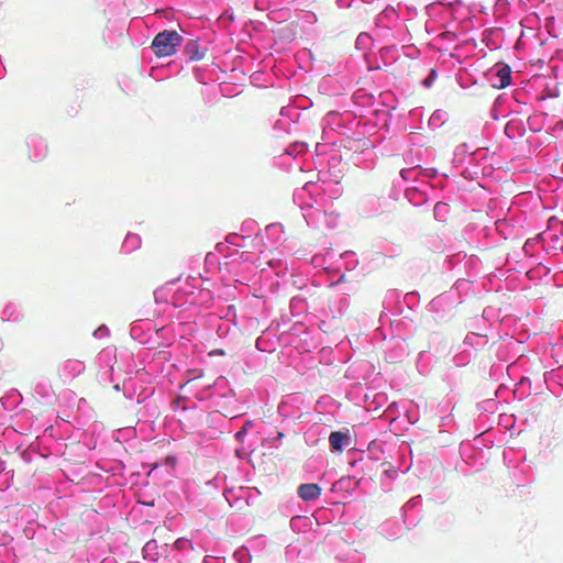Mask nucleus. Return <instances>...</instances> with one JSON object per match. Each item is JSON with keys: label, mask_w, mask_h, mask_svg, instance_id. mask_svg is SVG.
<instances>
[{"label": "nucleus", "mask_w": 563, "mask_h": 563, "mask_svg": "<svg viewBox=\"0 0 563 563\" xmlns=\"http://www.w3.org/2000/svg\"><path fill=\"white\" fill-rule=\"evenodd\" d=\"M183 36L174 30H164L153 40L151 48L157 57L172 56L181 45Z\"/></svg>", "instance_id": "1"}, {"label": "nucleus", "mask_w": 563, "mask_h": 563, "mask_svg": "<svg viewBox=\"0 0 563 563\" xmlns=\"http://www.w3.org/2000/svg\"><path fill=\"white\" fill-rule=\"evenodd\" d=\"M321 487L318 484H301L298 487V496L305 501L316 500L321 495Z\"/></svg>", "instance_id": "2"}, {"label": "nucleus", "mask_w": 563, "mask_h": 563, "mask_svg": "<svg viewBox=\"0 0 563 563\" xmlns=\"http://www.w3.org/2000/svg\"><path fill=\"white\" fill-rule=\"evenodd\" d=\"M349 441V435L342 431H333L329 437V444L332 452H341Z\"/></svg>", "instance_id": "3"}, {"label": "nucleus", "mask_w": 563, "mask_h": 563, "mask_svg": "<svg viewBox=\"0 0 563 563\" xmlns=\"http://www.w3.org/2000/svg\"><path fill=\"white\" fill-rule=\"evenodd\" d=\"M496 76L498 77L499 82L498 84H494V87L503 89V88H506L507 86L510 85V81H511V70H510L509 66H507V65L500 66L497 69V71H496Z\"/></svg>", "instance_id": "4"}, {"label": "nucleus", "mask_w": 563, "mask_h": 563, "mask_svg": "<svg viewBox=\"0 0 563 563\" xmlns=\"http://www.w3.org/2000/svg\"><path fill=\"white\" fill-rule=\"evenodd\" d=\"M185 53L188 55L190 60H199L203 58L205 53L199 51V46L196 41L189 40L185 45Z\"/></svg>", "instance_id": "5"}, {"label": "nucleus", "mask_w": 563, "mask_h": 563, "mask_svg": "<svg viewBox=\"0 0 563 563\" xmlns=\"http://www.w3.org/2000/svg\"><path fill=\"white\" fill-rule=\"evenodd\" d=\"M437 77V74H435V70H431L430 75L423 80V85L426 87H430L433 82V80L435 79Z\"/></svg>", "instance_id": "6"}, {"label": "nucleus", "mask_w": 563, "mask_h": 563, "mask_svg": "<svg viewBox=\"0 0 563 563\" xmlns=\"http://www.w3.org/2000/svg\"><path fill=\"white\" fill-rule=\"evenodd\" d=\"M443 206H446V203L441 202V201L437 202V203L433 206V211H440L441 207H443Z\"/></svg>", "instance_id": "7"}, {"label": "nucleus", "mask_w": 563, "mask_h": 563, "mask_svg": "<svg viewBox=\"0 0 563 563\" xmlns=\"http://www.w3.org/2000/svg\"><path fill=\"white\" fill-rule=\"evenodd\" d=\"M410 195L412 196L411 199L422 198V195L416 190L410 192Z\"/></svg>", "instance_id": "8"}, {"label": "nucleus", "mask_w": 563, "mask_h": 563, "mask_svg": "<svg viewBox=\"0 0 563 563\" xmlns=\"http://www.w3.org/2000/svg\"><path fill=\"white\" fill-rule=\"evenodd\" d=\"M244 433H245V428H242V430H240V431H238V432H236L235 437H236L239 440H241V439H242V437L244 435Z\"/></svg>", "instance_id": "9"}, {"label": "nucleus", "mask_w": 563, "mask_h": 563, "mask_svg": "<svg viewBox=\"0 0 563 563\" xmlns=\"http://www.w3.org/2000/svg\"><path fill=\"white\" fill-rule=\"evenodd\" d=\"M271 470H272V471H274V472H276V471H277V466H276V464H273V466H272V467H267V468H266V467H264V471H265V472H268V471H271Z\"/></svg>", "instance_id": "10"}, {"label": "nucleus", "mask_w": 563, "mask_h": 563, "mask_svg": "<svg viewBox=\"0 0 563 563\" xmlns=\"http://www.w3.org/2000/svg\"><path fill=\"white\" fill-rule=\"evenodd\" d=\"M556 221H558V218H556V217H551V218L549 219V223H550V225L555 224V222H556Z\"/></svg>", "instance_id": "11"}, {"label": "nucleus", "mask_w": 563, "mask_h": 563, "mask_svg": "<svg viewBox=\"0 0 563 563\" xmlns=\"http://www.w3.org/2000/svg\"><path fill=\"white\" fill-rule=\"evenodd\" d=\"M265 341V335L261 336L258 340H257V345L261 346Z\"/></svg>", "instance_id": "12"}, {"label": "nucleus", "mask_w": 563, "mask_h": 563, "mask_svg": "<svg viewBox=\"0 0 563 563\" xmlns=\"http://www.w3.org/2000/svg\"><path fill=\"white\" fill-rule=\"evenodd\" d=\"M282 437V432H277L276 439H279Z\"/></svg>", "instance_id": "13"}]
</instances>
